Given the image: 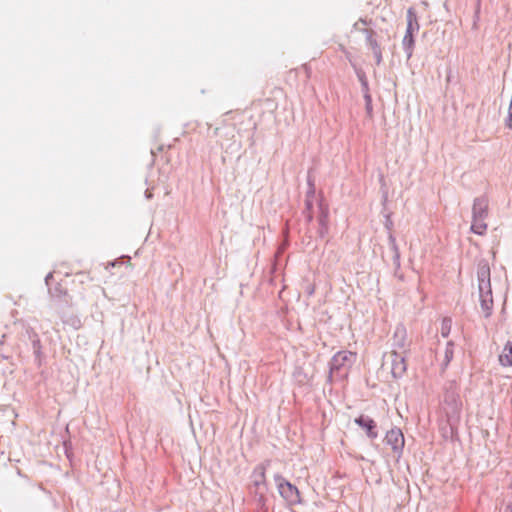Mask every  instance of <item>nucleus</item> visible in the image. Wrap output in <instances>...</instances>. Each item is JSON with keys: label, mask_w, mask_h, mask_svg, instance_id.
I'll use <instances>...</instances> for the list:
<instances>
[{"label": "nucleus", "mask_w": 512, "mask_h": 512, "mask_svg": "<svg viewBox=\"0 0 512 512\" xmlns=\"http://www.w3.org/2000/svg\"><path fill=\"white\" fill-rule=\"evenodd\" d=\"M356 360V353L351 351H340L336 353L330 363L331 377L341 375L347 376V373Z\"/></svg>", "instance_id": "1"}, {"label": "nucleus", "mask_w": 512, "mask_h": 512, "mask_svg": "<svg viewBox=\"0 0 512 512\" xmlns=\"http://www.w3.org/2000/svg\"><path fill=\"white\" fill-rule=\"evenodd\" d=\"M277 488L280 495L286 500L288 504L296 505L301 502L298 488L284 478H277Z\"/></svg>", "instance_id": "2"}, {"label": "nucleus", "mask_w": 512, "mask_h": 512, "mask_svg": "<svg viewBox=\"0 0 512 512\" xmlns=\"http://www.w3.org/2000/svg\"><path fill=\"white\" fill-rule=\"evenodd\" d=\"M419 30V24L417 16L413 9H409L407 12V29L406 34L403 37V45L408 50V55L412 54L414 46L413 34Z\"/></svg>", "instance_id": "3"}, {"label": "nucleus", "mask_w": 512, "mask_h": 512, "mask_svg": "<svg viewBox=\"0 0 512 512\" xmlns=\"http://www.w3.org/2000/svg\"><path fill=\"white\" fill-rule=\"evenodd\" d=\"M385 442L399 456L405 444L404 435L399 428H392L386 433Z\"/></svg>", "instance_id": "4"}, {"label": "nucleus", "mask_w": 512, "mask_h": 512, "mask_svg": "<svg viewBox=\"0 0 512 512\" xmlns=\"http://www.w3.org/2000/svg\"><path fill=\"white\" fill-rule=\"evenodd\" d=\"M403 354L404 353L398 352L397 350H393L391 353L393 357L391 371L395 377H401L407 370L406 360Z\"/></svg>", "instance_id": "5"}, {"label": "nucleus", "mask_w": 512, "mask_h": 512, "mask_svg": "<svg viewBox=\"0 0 512 512\" xmlns=\"http://www.w3.org/2000/svg\"><path fill=\"white\" fill-rule=\"evenodd\" d=\"M366 41L373 53L376 64L379 65L382 62V49L375 38V32L373 30H366Z\"/></svg>", "instance_id": "6"}, {"label": "nucleus", "mask_w": 512, "mask_h": 512, "mask_svg": "<svg viewBox=\"0 0 512 512\" xmlns=\"http://www.w3.org/2000/svg\"><path fill=\"white\" fill-rule=\"evenodd\" d=\"M489 209V202L486 197L475 199L472 214L473 218H487Z\"/></svg>", "instance_id": "7"}, {"label": "nucleus", "mask_w": 512, "mask_h": 512, "mask_svg": "<svg viewBox=\"0 0 512 512\" xmlns=\"http://www.w3.org/2000/svg\"><path fill=\"white\" fill-rule=\"evenodd\" d=\"M393 340H394V347H395L394 350L398 349L400 352L405 353L409 346L408 339H407V333H406L405 329H403V328L396 329V331L394 332Z\"/></svg>", "instance_id": "8"}, {"label": "nucleus", "mask_w": 512, "mask_h": 512, "mask_svg": "<svg viewBox=\"0 0 512 512\" xmlns=\"http://www.w3.org/2000/svg\"><path fill=\"white\" fill-rule=\"evenodd\" d=\"M355 422L366 430L367 435L370 438L374 439L377 437V431L375 430L376 423L373 419L365 416H360L355 419Z\"/></svg>", "instance_id": "9"}, {"label": "nucleus", "mask_w": 512, "mask_h": 512, "mask_svg": "<svg viewBox=\"0 0 512 512\" xmlns=\"http://www.w3.org/2000/svg\"><path fill=\"white\" fill-rule=\"evenodd\" d=\"M499 362L504 367L512 366V341H507L504 345L499 355Z\"/></svg>", "instance_id": "10"}, {"label": "nucleus", "mask_w": 512, "mask_h": 512, "mask_svg": "<svg viewBox=\"0 0 512 512\" xmlns=\"http://www.w3.org/2000/svg\"><path fill=\"white\" fill-rule=\"evenodd\" d=\"M486 218H473L472 217V224H471V230L475 234L478 235H484L487 230V224L485 223Z\"/></svg>", "instance_id": "11"}, {"label": "nucleus", "mask_w": 512, "mask_h": 512, "mask_svg": "<svg viewBox=\"0 0 512 512\" xmlns=\"http://www.w3.org/2000/svg\"><path fill=\"white\" fill-rule=\"evenodd\" d=\"M257 474H258V477L257 479L255 480V485L257 487H260L261 485L262 486H265V470L263 468H260L258 471H257Z\"/></svg>", "instance_id": "12"}, {"label": "nucleus", "mask_w": 512, "mask_h": 512, "mask_svg": "<svg viewBox=\"0 0 512 512\" xmlns=\"http://www.w3.org/2000/svg\"><path fill=\"white\" fill-rule=\"evenodd\" d=\"M480 274H481V276H482V279H481V281H480L479 288H480V290H483V288H484V287H483V284H484V280H485L484 278H485L486 276H489V269H488V268L483 267V268L481 269V271H480Z\"/></svg>", "instance_id": "13"}, {"label": "nucleus", "mask_w": 512, "mask_h": 512, "mask_svg": "<svg viewBox=\"0 0 512 512\" xmlns=\"http://www.w3.org/2000/svg\"><path fill=\"white\" fill-rule=\"evenodd\" d=\"M484 309H485V312H486V316H489L490 315V309H491V305H492V299L490 298L489 301L487 300H483V303H482Z\"/></svg>", "instance_id": "14"}, {"label": "nucleus", "mask_w": 512, "mask_h": 512, "mask_svg": "<svg viewBox=\"0 0 512 512\" xmlns=\"http://www.w3.org/2000/svg\"><path fill=\"white\" fill-rule=\"evenodd\" d=\"M366 108H367L368 113H371V111H372L371 102L367 103Z\"/></svg>", "instance_id": "15"}, {"label": "nucleus", "mask_w": 512, "mask_h": 512, "mask_svg": "<svg viewBox=\"0 0 512 512\" xmlns=\"http://www.w3.org/2000/svg\"><path fill=\"white\" fill-rule=\"evenodd\" d=\"M365 99H366V102H367V103H370V102H371V97H370V95H368V94H367V95L365 96Z\"/></svg>", "instance_id": "16"}, {"label": "nucleus", "mask_w": 512, "mask_h": 512, "mask_svg": "<svg viewBox=\"0 0 512 512\" xmlns=\"http://www.w3.org/2000/svg\"><path fill=\"white\" fill-rule=\"evenodd\" d=\"M504 512H512V507L511 506H507L505 508Z\"/></svg>", "instance_id": "17"}, {"label": "nucleus", "mask_w": 512, "mask_h": 512, "mask_svg": "<svg viewBox=\"0 0 512 512\" xmlns=\"http://www.w3.org/2000/svg\"><path fill=\"white\" fill-rule=\"evenodd\" d=\"M51 278H52V274L50 273V274H48V275H47V277H46V282H48V281H49V279H51Z\"/></svg>", "instance_id": "18"}]
</instances>
